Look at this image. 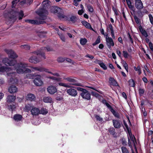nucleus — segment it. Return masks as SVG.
<instances>
[{"instance_id":"obj_1","label":"nucleus","mask_w":153,"mask_h":153,"mask_svg":"<svg viewBox=\"0 0 153 153\" xmlns=\"http://www.w3.org/2000/svg\"><path fill=\"white\" fill-rule=\"evenodd\" d=\"M2 62L5 65L13 66V68L12 69L10 67H4L0 64V72L3 73L5 72L7 73V78L10 82H16L15 80L17 74V73L22 74L36 71L48 72V69L41 67H30L31 68V70H30L27 68L29 67L27 63L24 62L17 63L16 61L14 60H10L8 58L4 59Z\"/></svg>"},{"instance_id":"obj_2","label":"nucleus","mask_w":153,"mask_h":153,"mask_svg":"<svg viewBox=\"0 0 153 153\" xmlns=\"http://www.w3.org/2000/svg\"><path fill=\"white\" fill-rule=\"evenodd\" d=\"M50 1L48 0H44L42 2V8L38 10L36 13L39 18L35 20H27L25 22L33 24H40L44 23V21L46 18L48 12L46 10L49 7Z\"/></svg>"},{"instance_id":"obj_3","label":"nucleus","mask_w":153,"mask_h":153,"mask_svg":"<svg viewBox=\"0 0 153 153\" xmlns=\"http://www.w3.org/2000/svg\"><path fill=\"white\" fill-rule=\"evenodd\" d=\"M128 144L129 146L131 148L132 153H134L133 150V147H134L136 151L137 150L135 144L136 143V140L134 136L132 135L131 132L128 130Z\"/></svg>"},{"instance_id":"obj_4","label":"nucleus","mask_w":153,"mask_h":153,"mask_svg":"<svg viewBox=\"0 0 153 153\" xmlns=\"http://www.w3.org/2000/svg\"><path fill=\"white\" fill-rule=\"evenodd\" d=\"M53 50L52 48L49 46L47 47H43L42 48L40 51H38L37 52H34V53L36 55L39 56H40L42 59H44L45 58L44 52L46 51H51Z\"/></svg>"},{"instance_id":"obj_5","label":"nucleus","mask_w":153,"mask_h":153,"mask_svg":"<svg viewBox=\"0 0 153 153\" xmlns=\"http://www.w3.org/2000/svg\"><path fill=\"white\" fill-rule=\"evenodd\" d=\"M51 11L52 13L58 14V17L60 19L64 18V16L62 14V10L59 7L56 6L52 7L51 8Z\"/></svg>"},{"instance_id":"obj_6","label":"nucleus","mask_w":153,"mask_h":153,"mask_svg":"<svg viewBox=\"0 0 153 153\" xmlns=\"http://www.w3.org/2000/svg\"><path fill=\"white\" fill-rule=\"evenodd\" d=\"M13 15L12 16L10 17L9 20L12 22H13L17 18V16H18L19 19H22L24 16L23 12L21 10L19 12H12Z\"/></svg>"},{"instance_id":"obj_7","label":"nucleus","mask_w":153,"mask_h":153,"mask_svg":"<svg viewBox=\"0 0 153 153\" xmlns=\"http://www.w3.org/2000/svg\"><path fill=\"white\" fill-rule=\"evenodd\" d=\"M33 82L36 86H41L43 84L41 79V76L40 75H36L35 76Z\"/></svg>"},{"instance_id":"obj_8","label":"nucleus","mask_w":153,"mask_h":153,"mask_svg":"<svg viewBox=\"0 0 153 153\" xmlns=\"http://www.w3.org/2000/svg\"><path fill=\"white\" fill-rule=\"evenodd\" d=\"M106 37H105L106 41V44L109 48H110L111 46H113L114 45V43L112 39L108 36V34H106Z\"/></svg>"},{"instance_id":"obj_9","label":"nucleus","mask_w":153,"mask_h":153,"mask_svg":"<svg viewBox=\"0 0 153 153\" xmlns=\"http://www.w3.org/2000/svg\"><path fill=\"white\" fill-rule=\"evenodd\" d=\"M5 51L8 54L10 58L14 59L18 57L16 54L11 50L5 49Z\"/></svg>"},{"instance_id":"obj_10","label":"nucleus","mask_w":153,"mask_h":153,"mask_svg":"<svg viewBox=\"0 0 153 153\" xmlns=\"http://www.w3.org/2000/svg\"><path fill=\"white\" fill-rule=\"evenodd\" d=\"M83 92L81 93V95L82 97L87 100H90L91 99V95L88 91L86 90H84Z\"/></svg>"},{"instance_id":"obj_11","label":"nucleus","mask_w":153,"mask_h":153,"mask_svg":"<svg viewBox=\"0 0 153 153\" xmlns=\"http://www.w3.org/2000/svg\"><path fill=\"white\" fill-rule=\"evenodd\" d=\"M47 90L48 92L51 94H54L57 91L56 87L52 85L49 86L47 88Z\"/></svg>"},{"instance_id":"obj_12","label":"nucleus","mask_w":153,"mask_h":153,"mask_svg":"<svg viewBox=\"0 0 153 153\" xmlns=\"http://www.w3.org/2000/svg\"><path fill=\"white\" fill-rule=\"evenodd\" d=\"M66 91L68 94L72 97H75L77 95V91L74 89L70 88L68 89Z\"/></svg>"},{"instance_id":"obj_13","label":"nucleus","mask_w":153,"mask_h":153,"mask_svg":"<svg viewBox=\"0 0 153 153\" xmlns=\"http://www.w3.org/2000/svg\"><path fill=\"white\" fill-rule=\"evenodd\" d=\"M30 112L32 115H38L39 114V109L38 108L33 107L31 109Z\"/></svg>"},{"instance_id":"obj_14","label":"nucleus","mask_w":153,"mask_h":153,"mask_svg":"<svg viewBox=\"0 0 153 153\" xmlns=\"http://www.w3.org/2000/svg\"><path fill=\"white\" fill-rule=\"evenodd\" d=\"M107 31L108 32H110L111 31V35L112 38L114 39H115V37L114 33V30L113 26L111 24H109L107 26Z\"/></svg>"},{"instance_id":"obj_15","label":"nucleus","mask_w":153,"mask_h":153,"mask_svg":"<svg viewBox=\"0 0 153 153\" xmlns=\"http://www.w3.org/2000/svg\"><path fill=\"white\" fill-rule=\"evenodd\" d=\"M135 6L138 9H141L143 7V4L141 0H135Z\"/></svg>"},{"instance_id":"obj_16","label":"nucleus","mask_w":153,"mask_h":153,"mask_svg":"<svg viewBox=\"0 0 153 153\" xmlns=\"http://www.w3.org/2000/svg\"><path fill=\"white\" fill-rule=\"evenodd\" d=\"M26 99L27 100L30 101H34L36 100V98L34 94H29L27 95Z\"/></svg>"},{"instance_id":"obj_17","label":"nucleus","mask_w":153,"mask_h":153,"mask_svg":"<svg viewBox=\"0 0 153 153\" xmlns=\"http://www.w3.org/2000/svg\"><path fill=\"white\" fill-rule=\"evenodd\" d=\"M17 88L15 85H12L8 89L9 91L11 93H14L17 91Z\"/></svg>"},{"instance_id":"obj_18","label":"nucleus","mask_w":153,"mask_h":153,"mask_svg":"<svg viewBox=\"0 0 153 153\" xmlns=\"http://www.w3.org/2000/svg\"><path fill=\"white\" fill-rule=\"evenodd\" d=\"M139 30L142 35L145 37L146 38L148 36L147 33L146 31L143 29L142 26L140 25L138 27Z\"/></svg>"},{"instance_id":"obj_19","label":"nucleus","mask_w":153,"mask_h":153,"mask_svg":"<svg viewBox=\"0 0 153 153\" xmlns=\"http://www.w3.org/2000/svg\"><path fill=\"white\" fill-rule=\"evenodd\" d=\"M64 79L67 80L68 81L70 82L71 83H71V84L73 85H78V84L76 83H75V80L73 78H71V77H68L67 78H64Z\"/></svg>"},{"instance_id":"obj_20","label":"nucleus","mask_w":153,"mask_h":153,"mask_svg":"<svg viewBox=\"0 0 153 153\" xmlns=\"http://www.w3.org/2000/svg\"><path fill=\"white\" fill-rule=\"evenodd\" d=\"M29 60L30 62L33 63H36L39 61V59L36 56H34L30 57Z\"/></svg>"},{"instance_id":"obj_21","label":"nucleus","mask_w":153,"mask_h":153,"mask_svg":"<svg viewBox=\"0 0 153 153\" xmlns=\"http://www.w3.org/2000/svg\"><path fill=\"white\" fill-rule=\"evenodd\" d=\"M16 96L13 95H9L7 98V101L8 102H13L16 99Z\"/></svg>"},{"instance_id":"obj_22","label":"nucleus","mask_w":153,"mask_h":153,"mask_svg":"<svg viewBox=\"0 0 153 153\" xmlns=\"http://www.w3.org/2000/svg\"><path fill=\"white\" fill-rule=\"evenodd\" d=\"M43 101L46 103H51L52 102V99L50 97H45L43 99Z\"/></svg>"},{"instance_id":"obj_23","label":"nucleus","mask_w":153,"mask_h":153,"mask_svg":"<svg viewBox=\"0 0 153 153\" xmlns=\"http://www.w3.org/2000/svg\"><path fill=\"white\" fill-rule=\"evenodd\" d=\"M48 112V110L45 108H42L40 110L39 109V114L45 115Z\"/></svg>"},{"instance_id":"obj_24","label":"nucleus","mask_w":153,"mask_h":153,"mask_svg":"<svg viewBox=\"0 0 153 153\" xmlns=\"http://www.w3.org/2000/svg\"><path fill=\"white\" fill-rule=\"evenodd\" d=\"M13 118L16 122L20 121L22 118L21 115L19 114H16L14 116Z\"/></svg>"},{"instance_id":"obj_25","label":"nucleus","mask_w":153,"mask_h":153,"mask_svg":"<svg viewBox=\"0 0 153 153\" xmlns=\"http://www.w3.org/2000/svg\"><path fill=\"white\" fill-rule=\"evenodd\" d=\"M113 123L115 128H119L120 126V124L119 121L117 120H113Z\"/></svg>"},{"instance_id":"obj_26","label":"nucleus","mask_w":153,"mask_h":153,"mask_svg":"<svg viewBox=\"0 0 153 153\" xmlns=\"http://www.w3.org/2000/svg\"><path fill=\"white\" fill-rule=\"evenodd\" d=\"M31 107V105L30 104L26 105L24 108L23 110L25 111L28 112L30 110Z\"/></svg>"},{"instance_id":"obj_27","label":"nucleus","mask_w":153,"mask_h":153,"mask_svg":"<svg viewBox=\"0 0 153 153\" xmlns=\"http://www.w3.org/2000/svg\"><path fill=\"white\" fill-rule=\"evenodd\" d=\"M109 81L110 82L111 84L113 86H117L118 84L116 81L114 79V78H110L109 79Z\"/></svg>"},{"instance_id":"obj_28","label":"nucleus","mask_w":153,"mask_h":153,"mask_svg":"<svg viewBox=\"0 0 153 153\" xmlns=\"http://www.w3.org/2000/svg\"><path fill=\"white\" fill-rule=\"evenodd\" d=\"M98 63L104 70L107 69V67L102 62L99 61H98Z\"/></svg>"},{"instance_id":"obj_29","label":"nucleus","mask_w":153,"mask_h":153,"mask_svg":"<svg viewBox=\"0 0 153 153\" xmlns=\"http://www.w3.org/2000/svg\"><path fill=\"white\" fill-rule=\"evenodd\" d=\"M126 2L127 4V5H128L129 8L131 10H133L134 8V7L131 4V3L130 0H126Z\"/></svg>"},{"instance_id":"obj_30","label":"nucleus","mask_w":153,"mask_h":153,"mask_svg":"<svg viewBox=\"0 0 153 153\" xmlns=\"http://www.w3.org/2000/svg\"><path fill=\"white\" fill-rule=\"evenodd\" d=\"M82 23L83 25L84 26H85L86 27L88 28H91V26L90 23L87 22L85 21H82Z\"/></svg>"},{"instance_id":"obj_31","label":"nucleus","mask_w":153,"mask_h":153,"mask_svg":"<svg viewBox=\"0 0 153 153\" xmlns=\"http://www.w3.org/2000/svg\"><path fill=\"white\" fill-rule=\"evenodd\" d=\"M134 70L136 71L137 72V73L139 75H140L141 74L142 72L140 66L138 65L137 66V67H134Z\"/></svg>"},{"instance_id":"obj_32","label":"nucleus","mask_w":153,"mask_h":153,"mask_svg":"<svg viewBox=\"0 0 153 153\" xmlns=\"http://www.w3.org/2000/svg\"><path fill=\"white\" fill-rule=\"evenodd\" d=\"M47 72L53 75L56 76H65V75H63L62 74H59L58 73H53L49 71H48V72Z\"/></svg>"},{"instance_id":"obj_33","label":"nucleus","mask_w":153,"mask_h":153,"mask_svg":"<svg viewBox=\"0 0 153 153\" xmlns=\"http://www.w3.org/2000/svg\"><path fill=\"white\" fill-rule=\"evenodd\" d=\"M58 84L59 86H62L66 88H70V85H69L63 82H59Z\"/></svg>"},{"instance_id":"obj_34","label":"nucleus","mask_w":153,"mask_h":153,"mask_svg":"<svg viewBox=\"0 0 153 153\" xmlns=\"http://www.w3.org/2000/svg\"><path fill=\"white\" fill-rule=\"evenodd\" d=\"M109 131L111 134L114 137H115V129L114 128H110L109 130Z\"/></svg>"},{"instance_id":"obj_35","label":"nucleus","mask_w":153,"mask_h":153,"mask_svg":"<svg viewBox=\"0 0 153 153\" xmlns=\"http://www.w3.org/2000/svg\"><path fill=\"white\" fill-rule=\"evenodd\" d=\"M80 42L81 45H84L87 42V40L85 38H82L80 39Z\"/></svg>"},{"instance_id":"obj_36","label":"nucleus","mask_w":153,"mask_h":153,"mask_svg":"<svg viewBox=\"0 0 153 153\" xmlns=\"http://www.w3.org/2000/svg\"><path fill=\"white\" fill-rule=\"evenodd\" d=\"M65 59L66 58L65 57H60L57 58V60L59 62H64Z\"/></svg>"},{"instance_id":"obj_37","label":"nucleus","mask_w":153,"mask_h":153,"mask_svg":"<svg viewBox=\"0 0 153 153\" xmlns=\"http://www.w3.org/2000/svg\"><path fill=\"white\" fill-rule=\"evenodd\" d=\"M128 82L129 85L130 86L132 87H134L135 86V83L133 79H130L129 81Z\"/></svg>"},{"instance_id":"obj_38","label":"nucleus","mask_w":153,"mask_h":153,"mask_svg":"<svg viewBox=\"0 0 153 153\" xmlns=\"http://www.w3.org/2000/svg\"><path fill=\"white\" fill-rule=\"evenodd\" d=\"M122 63L126 71L127 72H128V65L126 63V62L124 61H122Z\"/></svg>"},{"instance_id":"obj_39","label":"nucleus","mask_w":153,"mask_h":153,"mask_svg":"<svg viewBox=\"0 0 153 153\" xmlns=\"http://www.w3.org/2000/svg\"><path fill=\"white\" fill-rule=\"evenodd\" d=\"M21 48L25 49L26 50H28L30 49V46L27 45H21L20 46Z\"/></svg>"},{"instance_id":"obj_40","label":"nucleus","mask_w":153,"mask_h":153,"mask_svg":"<svg viewBox=\"0 0 153 153\" xmlns=\"http://www.w3.org/2000/svg\"><path fill=\"white\" fill-rule=\"evenodd\" d=\"M121 150L123 153H129L127 149L125 147H122Z\"/></svg>"},{"instance_id":"obj_41","label":"nucleus","mask_w":153,"mask_h":153,"mask_svg":"<svg viewBox=\"0 0 153 153\" xmlns=\"http://www.w3.org/2000/svg\"><path fill=\"white\" fill-rule=\"evenodd\" d=\"M87 7L88 11L91 13H92L93 11V9L92 6L90 5H88Z\"/></svg>"},{"instance_id":"obj_42","label":"nucleus","mask_w":153,"mask_h":153,"mask_svg":"<svg viewBox=\"0 0 153 153\" xmlns=\"http://www.w3.org/2000/svg\"><path fill=\"white\" fill-rule=\"evenodd\" d=\"M100 37H98L96 41L95 42L93 43V45H95L98 43H100Z\"/></svg>"},{"instance_id":"obj_43","label":"nucleus","mask_w":153,"mask_h":153,"mask_svg":"<svg viewBox=\"0 0 153 153\" xmlns=\"http://www.w3.org/2000/svg\"><path fill=\"white\" fill-rule=\"evenodd\" d=\"M59 35L61 40L63 42H65V38L64 35L62 34H59Z\"/></svg>"},{"instance_id":"obj_44","label":"nucleus","mask_w":153,"mask_h":153,"mask_svg":"<svg viewBox=\"0 0 153 153\" xmlns=\"http://www.w3.org/2000/svg\"><path fill=\"white\" fill-rule=\"evenodd\" d=\"M34 76L33 74H28L26 75V77L30 79H33Z\"/></svg>"},{"instance_id":"obj_45","label":"nucleus","mask_w":153,"mask_h":153,"mask_svg":"<svg viewBox=\"0 0 153 153\" xmlns=\"http://www.w3.org/2000/svg\"><path fill=\"white\" fill-rule=\"evenodd\" d=\"M149 17L151 24L153 25V17L151 14L149 15Z\"/></svg>"},{"instance_id":"obj_46","label":"nucleus","mask_w":153,"mask_h":153,"mask_svg":"<svg viewBox=\"0 0 153 153\" xmlns=\"http://www.w3.org/2000/svg\"><path fill=\"white\" fill-rule=\"evenodd\" d=\"M19 0H15L13 1L12 2V8L14 7L15 4L18 3V2H19Z\"/></svg>"},{"instance_id":"obj_47","label":"nucleus","mask_w":153,"mask_h":153,"mask_svg":"<svg viewBox=\"0 0 153 153\" xmlns=\"http://www.w3.org/2000/svg\"><path fill=\"white\" fill-rule=\"evenodd\" d=\"M95 117L96 119L99 121H102L103 120L102 118H101L99 115H96L95 116Z\"/></svg>"},{"instance_id":"obj_48","label":"nucleus","mask_w":153,"mask_h":153,"mask_svg":"<svg viewBox=\"0 0 153 153\" xmlns=\"http://www.w3.org/2000/svg\"><path fill=\"white\" fill-rule=\"evenodd\" d=\"M139 92L140 95H142L144 93V90L143 89L140 88L139 90Z\"/></svg>"},{"instance_id":"obj_49","label":"nucleus","mask_w":153,"mask_h":153,"mask_svg":"<svg viewBox=\"0 0 153 153\" xmlns=\"http://www.w3.org/2000/svg\"><path fill=\"white\" fill-rule=\"evenodd\" d=\"M74 5L75 6H77L79 4V2L81 0H73Z\"/></svg>"},{"instance_id":"obj_50","label":"nucleus","mask_w":153,"mask_h":153,"mask_svg":"<svg viewBox=\"0 0 153 153\" xmlns=\"http://www.w3.org/2000/svg\"><path fill=\"white\" fill-rule=\"evenodd\" d=\"M100 31L102 35H104V36L105 37H106V34H108L107 33H106L105 34L104 32V30L103 28H101L100 29Z\"/></svg>"},{"instance_id":"obj_51","label":"nucleus","mask_w":153,"mask_h":153,"mask_svg":"<svg viewBox=\"0 0 153 153\" xmlns=\"http://www.w3.org/2000/svg\"><path fill=\"white\" fill-rule=\"evenodd\" d=\"M123 56L125 58H127L128 56V54L127 52L126 51H123Z\"/></svg>"},{"instance_id":"obj_52","label":"nucleus","mask_w":153,"mask_h":153,"mask_svg":"<svg viewBox=\"0 0 153 153\" xmlns=\"http://www.w3.org/2000/svg\"><path fill=\"white\" fill-rule=\"evenodd\" d=\"M91 94L94 96L96 97H98L99 96V94L97 93V92L94 91H91Z\"/></svg>"},{"instance_id":"obj_53","label":"nucleus","mask_w":153,"mask_h":153,"mask_svg":"<svg viewBox=\"0 0 153 153\" xmlns=\"http://www.w3.org/2000/svg\"><path fill=\"white\" fill-rule=\"evenodd\" d=\"M111 111L115 116L117 117H118V114L116 113L113 109H112L111 110Z\"/></svg>"},{"instance_id":"obj_54","label":"nucleus","mask_w":153,"mask_h":153,"mask_svg":"<svg viewBox=\"0 0 153 153\" xmlns=\"http://www.w3.org/2000/svg\"><path fill=\"white\" fill-rule=\"evenodd\" d=\"M149 46L151 50L153 51V44H152L151 42H150L149 43Z\"/></svg>"},{"instance_id":"obj_55","label":"nucleus","mask_w":153,"mask_h":153,"mask_svg":"<svg viewBox=\"0 0 153 153\" xmlns=\"http://www.w3.org/2000/svg\"><path fill=\"white\" fill-rule=\"evenodd\" d=\"M54 80H55L57 82H60L61 81L62 78L60 77L56 78L54 77Z\"/></svg>"},{"instance_id":"obj_56","label":"nucleus","mask_w":153,"mask_h":153,"mask_svg":"<svg viewBox=\"0 0 153 153\" xmlns=\"http://www.w3.org/2000/svg\"><path fill=\"white\" fill-rule=\"evenodd\" d=\"M84 12L83 9H82L81 10H79L78 11V14L79 15H82Z\"/></svg>"},{"instance_id":"obj_57","label":"nucleus","mask_w":153,"mask_h":153,"mask_svg":"<svg viewBox=\"0 0 153 153\" xmlns=\"http://www.w3.org/2000/svg\"><path fill=\"white\" fill-rule=\"evenodd\" d=\"M85 56L91 59H93L94 58V56H93L89 54L86 55Z\"/></svg>"},{"instance_id":"obj_58","label":"nucleus","mask_w":153,"mask_h":153,"mask_svg":"<svg viewBox=\"0 0 153 153\" xmlns=\"http://www.w3.org/2000/svg\"><path fill=\"white\" fill-rule=\"evenodd\" d=\"M121 141L123 145H126V143L124 139H122Z\"/></svg>"},{"instance_id":"obj_59","label":"nucleus","mask_w":153,"mask_h":153,"mask_svg":"<svg viewBox=\"0 0 153 153\" xmlns=\"http://www.w3.org/2000/svg\"><path fill=\"white\" fill-rule=\"evenodd\" d=\"M134 19L135 20L137 24L139 23V22H140L138 18V17H137L135 16V17H134Z\"/></svg>"},{"instance_id":"obj_60","label":"nucleus","mask_w":153,"mask_h":153,"mask_svg":"<svg viewBox=\"0 0 153 153\" xmlns=\"http://www.w3.org/2000/svg\"><path fill=\"white\" fill-rule=\"evenodd\" d=\"M72 22H74L76 19V17L72 16L70 18Z\"/></svg>"},{"instance_id":"obj_61","label":"nucleus","mask_w":153,"mask_h":153,"mask_svg":"<svg viewBox=\"0 0 153 153\" xmlns=\"http://www.w3.org/2000/svg\"><path fill=\"white\" fill-rule=\"evenodd\" d=\"M33 2V1L32 0H28L26 1V4H31Z\"/></svg>"},{"instance_id":"obj_62","label":"nucleus","mask_w":153,"mask_h":153,"mask_svg":"<svg viewBox=\"0 0 153 153\" xmlns=\"http://www.w3.org/2000/svg\"><path fill=\"white\" fill-rule=\"evenodd\" d=\"M142 111L143 112V114L144 116H146L147 115V112L145 111V110L144 108L142 109Z\"/></svg>"},{"instance_id":"obj_63","label":"nucleus","mask_w":153,"mask_h":153,"mask_svg":"<svg viewBox=\"0 0 153 153\" xmlns=\"http://www.w3.org/2000/svg\"><path fill=\"white\" fill-rule=\"evenodd\" d=\"M99 141L100 143H102L104 141V139L102 137H101L99 139Z\"/></svg>"},{"instance_id":"obj_64","label":"nucleus","mask_w":153,"mask_h":153,"mask_svg":"<svg viewBox=\"0 0 153 153\" xmlns=\"http://www.w3.org/2000/svg\"><path fill=\"white\" fill-rule=\"evenodd\" d=\"M122 96L125 99H127V96L126 95V93L124 92H123L122 94Z\"/></svg>"}]
</instances>
